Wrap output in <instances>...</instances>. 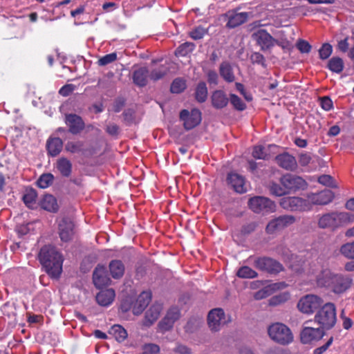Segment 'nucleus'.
Segmentation results:
<instances>
[{"mask_svg":"<svg viewBox=\"0 0 354 354\" xmlns=\"http://www.w3.org/2000/svg\"><path fill=\"white\" fill-rule=\"evenodd\" d=\"M39 260L46 273L52 278L57 279L62 272L63 257L51 245L43 246L38 254Z\"/></svg>","mask_w":354,"mask_h":354,"instance_id":"f257e3e1","label":"nucleus"},{"mask_svg":"<svg viewBox=\"0 0 354 354\" xmlns=\"http://www.w3.org/2000/svg\"><path fill=\"white\" fill-rule=\"evenodd\" d=\"M353 220V216L348 212H333L321 216L318 221L320 228L335 230L339 227L347 225Z\"/></svg>","mask_w":354,"mask_h":354,"instance_id":"f03ea898","label":"nucleus"},{"mask_svg":"<svg viewBox=\"0 0 354 354\" xmlns=\"http://www.w3.org/2000/svg\"><path fill=\"white\" fill-rule=\"evenodd\" d=\"M314 320L323 330L332 328L337 321L335 304L331 302L324 304L315 314Z\"/></svg>","mask_w":354,"mask_h":354,"instance_id":"7ed1b4c3","label":"nucleus"},{"mask_svg":"<svg viewBox=\"0 0 354 354\" xmlns=\"http://www.w3.org/2000/svg\"><path fill=\"white\" fill-rule=\"evenodd\" d=\"M248 262L255 268L270 274H277L283 270V266L281 263L266 256H250L248 259Z\"/></svg>","mask_w":354,"mask_h":354,"instance_id":"20e7f679","label":"nucleus"},{"mask_svg":"<svg viewBox=\"0 0 354 354\" xmlns=\"http://www.w3.org/2000/svg\"><path fill=\"white\" fill-rule=\"evenodd\" d=\"M268 334L272 340L281 345L289 344L293 340L290 329L279 322L270 325L268 328Z\"/></svg>","mask_w":354,"mask_h":354,"instance_id":"39448f33","label":"nucleus"},{"mask_svg":"<svg viewBox=\"0 0 354 354\" xmlns=\"http://www.w3.org/2000/svg\"><path fill=\"white\" fill-rule=\"evenodd\" d=\"M250 208L257 214H267L276 211L277 205L271 199L264 196H254L248 201Z\"/></svg>","mask_w":354,"mask_h":354,"instance_id":"423d86ee","label":"nucleus"},{"mask_svg":"<svg viewBox=\"0 0 354 354\" xmlns=\"http://www.w3.org/2000/svg\"><path fill=\"white\" fill-rule=\"evenodd\" d=\"M296 222V218L292 215H281L268 222L266 232L268 234H275L288 227Z\"/></svg>","mask_w":354,"mask_h":354,"instance_id":"0eeeda50","label":"nucleus"},{"mask_svg":"<svg viewBox=\"0 0 354 354\" xmlns=\"http://www.w3.org/2000/svg\"><path fill=\"white\" fill-rule=\"evenodd\" d=\"M324 304L323 299L315 295H307L302 297L298 301V310L304 314H313Z\"/></svg>","mask_w":354,"mask_h":354,"instance_id":"6e6552de","label":"nucleus"},{"mask_svg":"<svg viewBox=\"0 0 354 354\" xmlns=\"http://www.w3.org/2000/svg\"><path fill=\"white\" fill-rule=\"evenodd\" d=\"M252 39L260 46L261 50L263 51L270 50L275 45L281 46L280 41L274 39L264 29L254 31L252 34Z\"/></svg>","mask_w":354,"mask_h":354,"instance_id":"1a4fd4ad","label":"nucleus"},{"mask_svg":"<svg viewBox=\"0 0 354 354\" xmlns=\"http://www.w3.org/2000/svg\"><path fill=\"white\" fill-rule=\"evenodd\" d=\"M230 319L225 316L222 308H214L209 311L207 316L208 326L212 331H218Z\"/></svg>","mask_w":354,"mask_h":354,"instance_id":"9d476101","label":"nucleus"},{"mask_svg":"<svg viewBox=\"0 0 354 354\" xmlns=\"http://www.w3.org/2000/svg\"><path fill=\"white\" fill-rule=\"evenodd\" d=\"M281 184L285 187L287 194L306 187V182L300 176L287 174L280 178Z\"/></svg>","mask_w":354,"mask_h":354,"instance_id":"9b49d317","label":"nucleus"},{"mask_svg":"<svg viewBox=\"0 0 354 354\" xmlns=\"http://www.w3.org/2000/svg\"><path fill=\"white\" fill-rule=\"evenodd\" d=\"M180 118L183 121L185 129L190 130L200 124L201 121V112L196 109H192L190 112L184 109L181 111Z\"/></svg>","mask_w":354,"mask_h":354,"instance_id":"f8f14e48","label":"nucleus"},{"mask_svg":"<svg viewBox=\"0 0 354 354\" xmlns=\"http://www.w3.org/2000/svg\"><path fill=\"white\" fill-rule=\"evenodd\" d=\"M74 226L73 222L69 218L64 217L59 221L58 233L62 241L68 242L72 240L75 234Z\"/></svg>","mask_w":354,"mask_h":354,"instance_id":"ddd939ff","label":"nucleus"},{"mask_svg":"<svg viewBox=\"0 0 354 354\" xmlns=\"http://www.w3.org/2000/svg\"><path fill=\"white\" fill-rule=\"evenodd\" d=\"M352 282L349 276L335 274L329 288L335 294H342L351 287Z\"/></svg>","mask_w":354,"mask_h":354,"instance_id":"4468645a","label":"nucleus"},{"mask_svg":"<svg viewBox=\"0 0 354 354\" xmlns=\"http://www.w3.org/2000/svg\"><path fill=\"white\" fill-rule=\"evenodd\" d=\"M64 122L68 128V132L73 135L80 134L85 128L82 117L75 113L66 114Z\"/></svg>","mask_w":354,"mask_h":354,"instance_id":"2eb2a0df","label":"nucleus"},{"mask_svg":"<svg viewBox=\"0 0 354 354\" xmlns=\"http://www.w3.org/2000/svg\"><path fill=\"white\" fill-rule=\"evenodd\" d=\"M324 330L321 327H304L301 332L300 338L303 344H310L314 341L321 339L324 335Z\"/></svg>","mask_w":354,"mask_h":354,"instance_id":"dca6fc26","label":"nucleus"},{"mask_svg":"<svg viewBox=\"0 0 354 354\" xmlns=\"http://www.w3.org/2000/svg\"><path fill=\"white\" fill-rule=\"evenodd\" d=\"M65 151L72 154H77L82 156H88L91 154L86 146L85 142L82 140L68 141L65 145Z\"/></svg>","mask_w":354,"mask_h":354,"instance_id":"f3484780","label":"nucleus"},{"mask_svg":"<svg viewBox=\"0 0 354 354\" xmlns=\"http://www.w3.org/2000/svg\"><path fill=\"white\" fill-rule=\"evenodd\" d=\"M93 283L97 288L107 286L111 283V279L107 274L106 268L103 266H97L93 274Z\"/></svg>","mask_w":354,"mask_h":354,"instance_id":"a211bd4d","label":"nucleus"},{"mask_svg":"<svg viewBox=\"0 0 354 354\" xmlns=\"http://www.w3.org/2000/svg\"><path fill=\"white\" fill-rule=\"evenodd\" d=\"M279 204L285 209L301 211L306 204V201L299 197H284L281 199Z\"/></svg>","mask_w":354,"mask_h":354,"instance_id":"6ab92c4d","label":"nucleus"},{"mask_svg":"<svg viewBox=\"0 0 354 354\" xmlns=\"http://www.w3.org/2000/svg\"><path fill=\"white\" fill-rule=\"evenodd\" d=\"M227 19L226 26L230 28H234L245 23L248 17L247 12H236L233 10L228 11L225 14Z\"/></svg>","mask_w":354,"mask_h":354,"instance_id":"aec40b11","label":"nucleus"},{"mask_svg":"<svg viewBox=\"0 0 354 354\" xmlns=\"http://www.w3.org/2000/svg\"><path fill=\"white\" fill-rule=\"evenodd\" d=\"M275 160L279 167L286 170L293 171L297 167L295 158L288 153H283L277 156Z\"/></svg>","mask_w":354,"mask_h":354,"instance_id":"412c9836","label":"nucleus"},{"mask_svg":"<svg viewBox=\"0 0 354 354\" xmlns=\"http://www.w3.org/2000/svg\"><path fill=\"white\" fill-rule=\"evenodd\" d=\"M212 106L216 109H222L229 103L227 95L222 90L213 91L210 96Z\"/></svg>","mask_w":354,"mask_h":354,"instance_id":"4be33fe9","label":"nucleus"},{"mask_svg":"<svg viewBox=\"0 0 354 354\" xmlns=\"http://www.w3.org/2000/svg\"><path fill=\"white\" fill-rule=\"evenodd\" d=\"M227 180L236 192L243 194L247 192L245 178L242 176L230 173L228 174Z\"/></svg>","mask_w":354,"mask_h":354,"instance_id":"5701e85b","label":"nucleus"},{"mask_svg":"<svg viewBox=\"0 0 354 354\" xmlns=\"http://www.w3.org/2000/svg\"><path fill=\"white\" fill-rule=\"evenodd\" d=\"M151 301V292L143 291L136 299L133 306V313L134 315H140L148 306Z\"/></svg>","mask_w":354,"mask_h":354,"instance_id":"b1692460","label":"nucleus"},{"mask_svg":"<svg viewBox=\"0 0 354 354\" xmlns=\"http://www.w3.org/2000/svg\"><path fill=\"white\" fill-rule=\"evenodd\" d=\"M334 275L335 273H333L329 269L322 268L319 274L316 276L317 286L329 288Z\"/></svg>","mask_w":354,"mask_h":354,"instance_id":"393cba45","label":"nucleus"},{"mask_svg":"<svg viewBox=\"0 0 354 354\" xmlns=\"http://www.w3.org/2000/svg\"><path fill=\"white\" fill-rule=\"evenodd\" d=\"M115 294L112 288L101 290L96 295L97 302L102 306H109L113 301Z\"/></svg>","mask_w":354,"mask_h":354,"instance_id":"a878e982","label":"nucleus"},{"mask_svg":"<svg viewBox=\"0 0 354 354\" xmlns=\"http://www.w3.org/2000/svg\"><path fill=\"white\" fill-rule=\"evenodd\" d=\"M219 74L221 77L227 83L235 81V75L231 64L228 62H223L219 66Z\"/></svg>","mask_w":354,"mask_h":354,"instance_id":"bb28decb","label":"nucleus"},{"mask_svg":"<svg viewBox=\"0 0 354 354\" xmlns=\"http://www.w3.org/2000/svg\"><path fill=\"white\" fill-rule=\"evenodd\" d=\"M334 198L333 192L330 189H325L322 192L314 194L312 201L317 205H326L330 203Z\"/></svg>","mask_w":354,"mask_h":354,"instance_id":"cd10ccee","label":"nucleus"},{"mask_svg":"<svg viewBox=\"0 0 354 354\" xmlns=\"http://www.w3.org/2000/svg\"><path fill=\"white\" fill-rule=\"evenodd\" d=\"M56 168L60 175L63 177H69L72 173V163L65 157H62L57 160Z\"/></svg>","mask_w":354,"mask_h":354,"instance_id":"c85d7f7f","label":"nucleus"},{"mask_svg":"<svg viewBox=\"0 0 354 354\" xmlns=\"http://www.w3.org/2000/svg\"><path fill=\"white\" fill-rule=\"evenodd\" d=\"M46 148L50 156H57L62 151L63 142L59 138H50L47 140Z\"/></svg>","mask_w":354,"mask_h":354,"instance_id":"c756f323","label":"nucleus"},{"mask_svg":"<svg viewBox=\"0 0 354 354\" xmlns=\"http://www.w3.org/2000/svg\"><path fill=\"white\" fill-rule=\"evenodd\" d=\"M109 271L113 279H118L123 277L125 267L120 260H112L109 263Z\"/></svg>","mask_w":354,"mask_h":354,"instance_id":"7c9ffc66","label":"nucleus"},{"mask_svg":"<svg viewBox=\"0 0 354 354\" xmlns=\"http://www.w3.org/2000/svg\"><path fill=\"white\" fill-rule=\"evenodd\" d=\"M148 75L149 71L147 68L140 67L133 72V81L136 85L139 86H144L147 83Z\"/></svg>","mask_w":354,"mask_h":354,"instance_id":"2f4dec72","label":"nucleus"},{"mask_svg":"<svg viewBox=\"0 0 354 354\" xmlns=\"http://www.w3.org/2000/svg\"><path fill=\"white\" fill-rule=\"evenodd\" d=\"M40 205L44 209L50 212H57L59 209L56 198L50 194L44 196Z\"/></svg>","mask_w":354,"mask_h":354,"instance_id":"473e14b6","label":"nucleus"},{"mask_svg":"<svg viewBox=\"0 0 354 354\" xmlns=\"http://www.w3.org/2000/svg\"><path fill=\"white\" fill-rule=\"evenodd\" d=\"M37 192L33 188H27L22 197L25 205L30 209H34L37 204Z\"/></svg>","mask_w":354,"mask_h":354,"instance_id":"72a5a7b5","label":"nucleus"},{"mask_svg":"<svg viewBox=\"0 0 354 354\" xmlns=\"http://www.w3.org/2000/svg\"><path fill=\"white\" fill-rule=\"evenodd\" d=\"M109 335H112L118 342L124 341L127 337V330L120 325H113L109 330Z\"/></svg>","mask_w":354,"mask_h":354,"instance_id":"f704fd0d","label":"nucleus"},{"mask_svg":"<svg viewBox=\"0 0 354 354\" xmlns=\"http://www.w3.org/2000/svg\"><path fill=\"white\" fill-rule=\"evenodd\" d=\"M270 147H275V146L269 145L267 147L261 145L255 146L252 151L253 157L256 159H268L270 156L268 149Z\"/></svg>","mask_w":354,"mask_h":354,"instance_id":"c9c22d12","label":"nucleus"},{"mask_svg":"<svg viewBox=\"0 0 354 354\" xmlns=\"http://www.w3.org/2000/svg\"><path fill=\"white\" fill-rule=\"evenodd\" d=\"M195 97L198 102H205L207 97V88L205 82H201L198 84L196 88Z\"/></svg>","mask_w":354,"mask_h":354,"instance_id":"e433bc0d","label":"nucleus"},{"mask_svg":"<svg viewBox=\"0 0 354 354\" xmlns=\"http://www.w3.org/2000/svg\"><path fill=\"white\" fill-rule=\"evenodd\" d=\"M236 275L242 279H254L258 277V273L250 267L245 266L237 270Z\"/></svg>","mask_w":354,"mask_h":354,"instance_id":"4c0bfd02","label":"nucleus"},{"mask_svg":"<svg viewBox=\"0 0 354 354\" xmlns=\"http://www.w3.org/2000/svg\"><path fill=\"white\" fill-rule=\"evenodd\" d=\"M328 68L336 73H340L344 69V62L338 57H332L328 63Z\"/></svg>","mask_w":354,"mask_h":354,"instance_id":"58836bf2","label":"nucleus"},{"mask_svg":"<svg viewBox=\"0 0 354 354\" xmlns=\"http://www.w3.org/2000/svg\"><path fill=\"white\" fill-rule=\"evenodd\" d=\"M161 311V306L160 305H154L149 308L146 312V319L150 323H153L159 317Z\"/></svg>","mask_w":354,"mask_h":354,"instance_id":"ea45409f","label":"nucleus"},{"mask_svg":"<svg viewBox=\"0 0 354 354\" xmlns=\"http://www.w3.org/2000/svg\"><path fill=\"white\" fill-rule=\"evenodd\" d=\"M196 48V45L192 42H185L180 45L176 50V55L178 56H186L191 53Z\"/></svg>","mask_w":354,"mask_h":354,"instance_id":"a19ab883","label":"nucleus"},{"mask_svg":"<svg viewBox=\"0 0 354 354\" xmlns=\"http://www.w3.org/2000/svg\"><path fill=\"white\" fill-rule=\"evenodd\" d=\"M268 189L272 195L276 196H282L288 194L284 186H281L277 183L270 182L268 185Z\"/></svg>","mask_w":354,"mask_h":354,"instance_id":"79ce46f5","label":"nucleus"},{"mask_svg":"<svg viewBox=\"0 0 354 354\" xmlns=\"http://www.w3.org/2000/svg\"><path fill=\"white\" fill-rule=\"evenodd\" d=\"M53 180L54 176L52 174H44L39 178L37 181V184L40 188L45 189L53 183Z\"/></svg>","mask_w":354,"mask_h":354,"instance_id":"37998d69","label":"nucleus"},{"mask_svg":"<svg viewBox=\"0 0 354 354\" xmlns=\"http://www.w3.org/2000/svg\"><path fill=\"white\" fill-rule=\"evenodd\" d=\"M186 88L185 81L180 78L175 79L171 85V92L173 93H180Z\"/></svg>","mask_w":354,"mask_h":354,"instance_id":"c03bdc74","label":"nucleus"},{"mask_svg":"<svg viewBox=\"0 0 354 354\" xmlns=\"http://www.w3.org/2000/svg\"><path fill=\"white\" fill-rule=\"evenodd\" d=\"M231 104L238 111H243L246 109V104L235 94H230L229 97Z\"/></svg>","mask_w":354,"mask_h":354,"instance_id":"a18cd8bd","label":"nucleus"},{"mask_svg":"<svg viewBox=\"0 0 354 354\" xmlns=\"http://www.w3.org/2000/svg\"><path fill=\"white\" fill-rule=\"evenodd\" d=\"M208 33L207 29L199 26L189 32L190 37L194 40H198Z\"/></svg>","mask_w":354,"mask_h":354,"instance_id":"49530a36","label":"nucleus"},{"mask_svg":"<svg viewBox=\"0 0 354 354\" xmlns=\"http://www.w3.org/2000/svg\"><path fill=\"white\" fill-rule=\"evenodd\" d=\"M340 251L348 259H354V241L343 245Z\"/></svg>","mask_w":354,"mask_h":354,"instance_id":"de8ad7c7","label":"nucleus"},{"mask_svg":"<svg viewBox=\"0 0 354 354\" xmlns=\"http://www.w3.org/2000/svg\"><path fill=\"white\" fill-rule=\"evenodd\" d=\"M175 322L172 321L167 315L162 319V320L159 323L158 326L160 330L164 333L165 331L169 330L174 326Z\"/></svg>","mask_w":354,"mask_h":354,"instance_id":"09e8293b","label":"nucleus"},{"mask_svg":"<svg viewBox=\"0 0 354 354\" xmlns=\"http://www.w3.org/2000/svg\"><path fill=\"white\" fill-rule=\"evenodd\" d=\"M289 295L288 293H282L275 295L270 299V305L277 306L287 301Z\"/></svg>","mask_w":354,"mask_h":354,"instance_id":"8fccbe9b","label":"nucleus"},{"mask_svg":"<svg viewBox=\"0 0 354 354\" xmlns=\"http://www.w3.org/2000/svg\"><path fill=\"white\" fill-rule=\"evenodd\" d=\"M117 59V53H111L110 54H107L103 57H102L98 60V64L100 66H106L109 64H111L115 62Z\"/></svg>","mask_w":354,"mask_h":354,"instance_id":"3c124183","label":"nucleus"},{"mask_svg":"<svg viewBox=\"0 0 354 354\" xmlns=\"http://www.w3.org/2000/svg\"><path fill=\"white\" fill-rule=\"evenodd\" d=\"M167 70L166 68L154 69L150 73L149 77L151 80L156 81L162 78L167 74Z\"/></svg>","mask_w":354,"mask_h":354,"instance_id":"603ef678","label":"nucleus"},{"mask_svg":"<svg viewBox=\"0 0 354 354\" xmlns=\"http://www.w3.org/2000/svg\"><path fill=\"white\" fill-rule=\"evenodd\" d=\"M332 46L329 44H324L319 50V57L322 59H326L332 53Z\"/></svg>","mask_w":354,"mask_h":354,"instance_id":"864d4df0","label":"nucleus"},{"mask_svg":"<svg viewBox=\"0 0 354 354\" xmlns=\"http://www.w3.org/2000/svg\"><path fill=\"white\" fill-rule=\"evenodd\" d=\"M250 60L253 64H260L263 67L266 66L264 56L259 52L253 53L250 56Z\"/></svg>","mask_w":354,"mask_h":354,"instance_id":"5fc2aeb1","label":"nucleus"},{"mask_svg":"<svg viewBox=\"0 0 354 354\" xmlns=\"http://www.w3.org/2000/svg\"><path fill=\"white\" fill-rule=\"evenodd\" d=\"M296 46L301 53H308L311 50L310 44L306 40L299 39Z\"/></svg>","mask_w":354,"mask_h":354,"instance_id":"6e6d98bb","label":"nucleus"},{"mask_svg":"<svg viewBox=\"0 0 354 354\" xmlns=\"http://www.w3.org/2000/svg\"><path fill=\"white\" fill-rule=\"evenodd\" d=\"M160 352V348L154 344H145L143 347V352L141 354H158Z\"/></svg>","mask_w":354,"mask_h":354,"instance_id":"4d7b16f0","label":"nucleus"},{"mask_svg":"<svg viewBox=\"0 0 354 354\" xmlns=\"http://www.w3.org/2000/svg\"><path fill=\"white\" fill-rule=\"evenodd\" d=\"M207 82L209 84L217 85L218 83V75L214 70H209L207 72Z\"/></svg>","mask_w":354,"mask_h":354,"instance_id":"13d9d810","label":"nucleus"},{"mask_svg":"<svg viewBox=\"0 0 354 354\" xmlns=\"http://www.w3.org/2000/svg\"><path fill=\"white\" fill-rule=\"evenodd\" d=\"M321 106L325 111H329L333 108V102L328 96L323 97L320 99Z\"/></svg>","mask_w":354,"mask_h":354,"instance_id":"bf43d9fd","label":"nucleus"},{"mask_svg":"<svg viewBox=\"0 0 354 354\" xmlns=\"http://www.w3.org/2000/svg\"><path fill=\"white\" fill-rule=\"evenodd\" d=\"M75 86L73 84H66L62 86L59 91V93L62 96L66 97L68 96L73 91L75 90Z\"/></svg>","mask_w":354,"mask_h":354,"instance_id":"052dcab7","label":"nucleus"},{"mask_svg":"<svg viewBox=\"0 0 354 354\" xmlns=\"http://www.w3.org/2000/svg\"><path fill=\"white\" fill-rule=\"evenodd\" d=\"M174 322L180 317V310L176 307L171 308L166 314Z\"/></svg>","mask_w":354,"mask_h":354,"instance_id":"680f3d73","label":"nucleus"},{"mask_svg":"<svg viewBox=\"0 0 354 354\" xmlns=\"http://www.w3.org/2000/svg\"><path fill=\"white\" fill-rule=\"evenodd\" d=\"M270 295V290L268 287H266V288H264L257 291L254 294V298L257 300H260V299H263L264 298L268 297Z\"/></svg>","mask_w":354,"mask_h":354,"instance_id":"e2e57ef3","label":"nucleus"},{"mask_svg":"<svg viewBox=\"0 0 354 354\" xmlns=\"http://www.w3.org/2000/svg\"><path fill=\"white\" fill-rule=\"evenodd\" d=\"M257 226V224L255 222L248 223L243 226L241 232L244 234H249L256 230Z\"/></svg>","mask_w":354,"mask_h":354,"instance_id":"0e129e2a","label":"nucleus"},{"mask_svg":"<svg viewBox=\"0 0 354 354\" xmlns=\"http://www.w3.org/2000/svg\"><path fill=\"white\" fill-rule=\"evenodd\" d=\"M174 351L178 354H192V350L187 346L181 344L176 346Z\"/></svg>","mask_w":354,"mask_h":354,"instance_id":"69168bd1","label":"nucleus"},{"mask_svg":"<svg viewBox=\"0 0 354 354\" xmlns=\"http://www.w3.org/2000/svg\"><path fill=\"white\" fill-rule=\"evenodd\" d=\"M266 354H291L290 351L279 347L274 346L270 348Z\"/></svg>","mask_w":354,"mask_h":354,"instance_id":"338daca9","label":"nucleus"},{"mask_svg":"<svg viewBox=\"0 0 354 354\" xmlns=\"http://www.w3.org/2000/svg\"><path fill=\"white\" fill-rule=\"evenodd\" d=\"M333 341V338L331 337L324 345L315 348L314 351V354H322L332 344Z\"/></svg>","mask_w":354,"mask_h":354,"instance_id":"774afa93","label":"nucleus"}]
</instances>
